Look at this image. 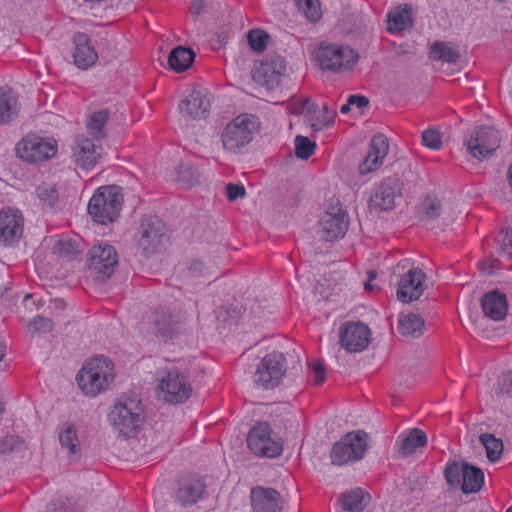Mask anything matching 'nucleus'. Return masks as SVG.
Returning <instances> with one entry per match:
<instances>
[{
	"label": "nucleus",
	"instance_id": "20",
	"mask_svg": "<svg viewBox=\"0 0 512 512\" xmlns=\"http://www.w3.org/2000/svg\"><path fill=\"white\" fill-rule=\"evenodd\" d=\"M401 182L397 176L385 178L370 198V206L379 210H390L396 198L401 196Z\"/></svg>",
	"mask_w": 512,
	"mask_h": 512
},
{
	"label": "nucleus",
	"instance_id": "11",
	"mask_svg": "<svg viewBox=\"0 0 512 512\" xmlns=\"http://www.w3.org/2000/svg\"><path fill=\"white\" fill-rule=\"evenodd\" d=\"M445 478L450 485H461L465 494L478 492L484 484L483 471L468 463L449 464L445 468Z\"/></svg>",
	"mask_w": 512,
	"mask_h": 512
},
{
	"label": "nucleus",
	"instance_id": "9",
	"mask_svg": "<svg viewBox=\"0 0 512 512\" xmlns=\"http://www.w3.org/2000/svg\"><path fill=\"white\" fill-rule=\"evenodd\" d=\"M468 154L483 160L493 155L501 144V134L494 127L479 126L474 128L464 142Z\"/></svg>",
	"mask_w": 512,
	"mask_h": 512
},
{
	"label": "nucleus",
	"instance_id": "21",
	"mask_svg": "<svg viewBox=\"0 0 512 512\" xmlns=\"http://www.w3.org/2000/svg\"><path fill=\"white\" fill-rule=\"evenodd\" d=\"M389 151L388 139L383 134L373 136L364 159L359 164V173L367 175L379 169Z\"/></svg>",
	"mask_w": 512,
	"mask_h": 512
},
{
	"label": "nucleus",
	"instance_id": "48",
	"mask_svg": "<svg viewBox=\"0 0 512 512\" xmlns=\"http://www.w3.org/2000/svg\"><path fill=\"white\" fill-rule=\"evenodd\" d=\"M52 328V321L41 316L35 317L31 322L27 324V330L31 334L48 333L52 330Z\"/></svg>",
	"mask_w": 512,
	"mask_h": 512
},
{
	"label": "nucleus",
	"instance_id": "33",
	"mask_svg": "<svg viewBox=\"0 0 512 512\" xmlns=\"http://www.w3.org/2000/svg\"><path fill=\"white\" fill-rule=\"evenodd\" d=\"M400 453L404 456L412 455L417 448L424 447L427 443V435L418 428L410 430L405 436L401 435Z\"/></svg>",
	"mask_w": 512,
	"mask_h": 512
},
{
	"label": "nucleus",
	"instance_id": "54",
	"mask_svg": "<svg viewBox=\"0 0 512 512\" xmlns=\"http://www.w3.org/2000/svg\"><path fill=\"white\" fill-rule=\"evenodd\" d=\"M499 386L501 393L512 396V372L503 375Z\"/></svg>",
	"mask_w": 512,
	"mask_h": 512
},
{
	"label": "nucleus",
	"instance_id": "41",
	"mask_svg": "<svg viewBox=\"0 0 512 512\" xmlns=\"http://www.w3.org/2000/svg\"><path fill=\"white\" fill-rule=\"evenodd\" d=\"M24 448L25 442L18 435L6 434L0 438V455L19 452Z\"/></svg>",
	"mask_w": 512,
	"mask_h": 512
},
{
	"label": "nucleus",
	"instance_id": "37",
	"mask_svg": "<svg viewBox=\"0 0 512 512\" xmlns=\"http://www.w3.org/2000/svg\"><path fill=\"white\" fill-rule=\"evenodd\" d=\"M499 257L512 260V226L501 229L495 238Z\"/></svg>",
	"mask_w": 512,
	"mask_h": 512
},
{
	"label": "nucleus",
	"instance_id": "38",
	"mask_svg": "<svg viewBox=\"0 0 512 512\" xmlns=\"http://www.w3.org/2000/svg\"><path fill=\"white\" fill-rule=\"evenodd\" d=\"M480 442L485 447L489 461L496 462L500 459L503 452V443L501 439L496 438L493 434H482L480 436Z\"/></svg>",
	"mask_w": 512,
	"mask_h": 512
},
{
	"label": "nucleus",
	"instance_id": "29",
	"mask_svg": "<svg viewBox=\"0 0 512 512\" xmlns=\"http://www.w3.org/2000/svg\"><path fill=\"white\" fill-rule=\"evenodd\" d=\"M58 439L61 448L66 450L67 455L70 459H77L80 450L81 443L77 435V428L71 423H63L58 427Z\"/></svg>",
	"mask_w": 512,
	"mask_h": 512
},
{
	"label": "nucleus",
	"instance_id": "49",
	"mask_svg": "<svg viewBox=\"0 0 512 512\" xmlns=\"http://www.w3.org/2000/svg\"><path fill=\"white\" fill-rule=\"evenodd\" d=\"M422 144L430 149L438 150L442 146L441 135L439 131L428 128L422 133Z\"/></svg>",
	"mask_w": 512,
	"mask_h": 512
},
{
	"label": "nucleus",
	"instance_id": "51",
	"mask_svg": "<svg viewBox=\"0 0 512 512\" xmlns=\"http://www.w3.org/2000/svg\"><path fill=\"white\" fill-rule=\"evenodd\" d=\"M49 512H75L69 499L58 498L52 501Z\"/></svg>",
	"mask_w": 512,
	"mask_h": 512
},
{
	"label": "nucleus",
	"instance_id": "5",
	"mask_svg": "<svg viewBox=\"0 0 512 512\" xmlns=\"http://www.w3.org/2000/svg\"><path fill=\"white\" fill-rule=\"evenodd\" d=\"M137 245L145 255L160 253L169 242L168 229L157 216H146L138 229Z\"/></svg>",
	"mask_w": 512,
	"mask_h": 512
},
{
	"label": "nucleus",
	"instance_id": "44",
	"mask_svg": "<svg viewBox=\"0 0 512 512\" xmlns=\"http://www.w3.org/2000/svg\"><path fill=\"white\" fill-rule=\"evenodd\" d=\"M54 252L61 257L72 260L78 256L79 248L78 244L75 241L71 239L62 238L56 242L54 246Z\"/></svg>",
	"mask_w": 512,
	"mask_h": 512
},
{
	"label": "nucleus",
	"instance_id": "26",
	"mask_svg": "<svg viewBox=\"0 0 512 512\" xmlns=\"http://www.w3.org/2000/svg\"><path fill=\"white\" fill-rule=\"evenodd\" d=\"M180 112L189 118L200 119L210 109V99L202 90H192L179 104Z\"/></svg>",
	"mask_w": 512,
	"mask_h": 512
},
{
	"label": "nucleus",
	"instance_id": "35",
	"mask_svg": "<svg viewBox=\"0 0 512 512\" xmlns=\"http://www.w3.org/2000/svg\"><path fill=\"white\" fill-rule=\"evenodd\" d=\"M423 327L424 320L416 314L401 315L398 320V329L404 336L419 337Z\"/></svg>",
	"mask_w": 512,
	"mask_h": 512
},
{
	"label": "nucleus",
	"instance_id": "27",
	"mask_svg": "<svg viewBox=\"0 0 512 512\" xmlns=\"http://www.w3.org/2000/svg\"><path fill=\"white\" fill-rule=\"evenodd\" d=\"M205 483L196 476L186 477L179 481L175 498L183 506L195 504L205 492Z\"/></svg>",
	"mask_w": 512,
	"mask_h": 512
},
{
	"label": "nucleus",
	"instance_id": "63",
	"mask_svg": "<svg viewBox=\"0 0 512 512\" xmlns=\"http://www.w3.org/2000/svg\"><path fill=\"white\" fill-rule=\"evenodd\" d=\"M54 303H55V305H56V307H57V308H61V309H63V308H64V306H65L64 301H63V300H60V299H56V300H54Z\"/></svg>",
	"mask_w": 512,
	"mask_h": 512
},
{
	"label": "nucleus",
	"instance_id": "22",
	"mask_svg": "<svg viewBox=\"0 0 512 512\" xmlns=\"http://www.w3.org/2000/svg\"><path fill=\"white\" fill-rule=\"evenodd\" d=\"M23 233V218L18 210L11 208L0 211V242L11 245Z\"/></svg>",
	"mask_w": 512,
	"mask_h": 512
},
{
	"label": "nucleus",
	"instance_id": "14",
	"mask_svg": "<svg viewBox=\"0 0 512 512\" xmlns=\"http://www.w3.org/2000/svg\"><path fill=\"white\" fill-rule=\"evenodd\" d=\"M57 152L54 141L35 135H28L16 145V154L29 163L42 162L52 158Z\"/></svg>",
	"mask_w": 512,
	"mask_h": 512
},
{
	"label": "nucleus",
	"instance_id": "43",
	"mask_svg": "<svg viewBox=\"0 0 512 512\" xmlns=\"http://www.w3.org/2000/svg\"><path fill=\"white\" fill-rule=\"evenodd\" d=\"M39 200L50 208H54L59 199V194L54 185L43 183L36 190Z\"/></svg>",
	"mask_w": 512,
	"mask_h": 512
},
{
	"label": "nucleus",
	"instance_id": "52",
	"mask_svg": "<svg viewBox=\"0 0 512 512\" xmlns=\"http://www.w3.org/2000/svg\"><path fill=\"white\" fill-rule=\"evenodd\" d=\"M226 195L230 201H235L238 198H243L246 195V190L243 185L229 183L226 186Z\"/></svg>",
	"mask_w": 512,
	"mask_h": 512
},
{
	"label": "nucleus",
	"instance_id": "28",
	"mask_svg": "<svg viewBox=\"0 0 512 512\" xmlns=\"http://www.w3.org/2000/svg\"><path fill=\"white\" fill-rule=\"evenodd\" d=\"M481 307L485 316L500 321L507 314L506 296L498 291L489 292L482 297Z\"/></svg>",
	"mask_w": 512,
	"mask_h": 512
},
{
	"label": "nucleus",
	"instance_id": "2",
	"mask_svg": "<svg viewBox=\"0 0 512 512\" xmlns=\"http://www.w3.org/2000/svg\"><path fill=\"white\" fill-rule=\"evenodd\" d=\"M114 379V365L108 357L97 356L87 361L77 375L83 393L95 397L102 393Z\"/></svg>",
	"mask_w": 512,
	"mask_h": 512
},
{
	"label": "nucleus",
	"instance_id": "18",
	"mask_svg": "<svg viewBox=\"0 0 512 512\" xmlns=\"http://www.w3.org/2000/svg\"><path fill=\"white\" fill-rule=\"evenodd\" d=\"M424 272L417 267L409 269L402 275L397 288V299L403 303L418 300L425 290Z\"/></svg>",
	"mask_w": 512,
	"mask_h": 512
},
{
	"label": "nucleus",
	"instance_id": "17",
	"mask_svg": "<svg viewBox=\"0 0 512 512\" xmlns=\"http://www.w3.org/2000/svg\"><path fill=\"white\" fill-rule=\"evenodd\" d=\"M348 230V216L340 206H333L326 211L319 221V233L326 241L344 237Z\"/></svg>",
	"mask_w": 512,
	"mask_h": 512
},
{
	"label": "nucleus",
	"instance_id": "57",
	"mask_svg": "<svg viewBox=\"0 0 512 512\" xmlns=\"http://www.w3.org/2000/svg\"><path fill=\"white\" fill-rule=\"evenodd\" d=\"M205 10V3L203 0H194L191 3L190 12L193 16L198 17Z\"/></svg>",
	"mask_w": 512,
	"mask_h": 512
},
{
	"label": "nucleus",
	"instance_id": "34",
	"mask_svg": "<svg viewBox=\"0 0 512 512\" xmlns=\"http://www.w3.org/2000/svg\"><path fill=\"white\" fill-rule=\"evenodd\" d=\"M194 59L195 53L192 49L178 46L171 51L168 63L172 70L176 72H183L190 67Z\"/></svg>",
	"mask_w": 512,
	"mask_h": 512
},
{
	"label": "nucleus",
	"instance_id": "39",
	"mask_svg": "<svg viewBox=\"0 0 512 512\" xmlns=\"http://www.w3.org/2000/svg\"><path fill=\"white\" fill-rule=\"evenodd\" d=\"M431 56L434 60H442L454 63L459 59V53L454 48L440 42H436L431 48Z\"/></svg>",
	"mask_w": 512,
	"mask_h": 512
},
{
	"label": "nucleus",
	"instance_id": "6",
	"mask_svg": "<svg viewBox=\"0 0 512 512\" xmlns=\"http://www.w3.org/2000/svg\"><path fill=\"white\" fill-rule=\"evenodd\" d=\"M314 58L322 70L339 73L351 70L358 61V54L346 46L321 44L315 49Z\"/></svg>",
	"mask_w": 512,
	"mask_h": 512
},
{
	"label": "nucleus",
	"instance_id": "53",
	"mask_svg": "<svg viewBox=\"0 0 512 512\" xmlns=\"http://www.w3.org/2000/svg\"><path fill=\"white\" fill-rule=\"evenodd\" d=\"M310 368L314 374V384L317 386L321 385L324 382L326 376L324 366L318 361H313L310 364Z\"/></svg>",
	"mask_w": 512,
	"mask_h": 512
},
{
	"label": "nucleus",
	"instance_id": "25",
	"mask_svg": "<svg viewBox=\"0 0 512 512\" xmlns=\"http://www.w3.org/2000/svg\"><path fill=\"white\" fill-rule=\"evenodd\" d=\"M73 59L77 67L87 69L94 65L98 59V54L91 45V40L86 33L77 32L73 36Z\"/></svg>",
	"mask_w": 512,
	"mask_h": 512
},
{
	"label": "nucleus",
	"instance_id": "24",
	"mask_svg": "<svg viewBox=\"0 0 512 512\" xmlns=\"http://www.w3.org/2000/svg\"><path fill=\"white\" fill-rule=\"evenodd\" d=\"M251 504L254 512H281L283 501L272 488L255 487L251 490Z\"/></svg>",
	"mask_w": 512,
	"mask_h": 512
},
{
	"label": "nucleus",
	"instance_id": "60",
	"mask_svg": "<svg viewBox=\"0 0 512 512\" xmlns=\"http://www.w3.org/2000/svg\"><path fill=\"white\" fill-rule=\"evenodd\" d=\"M351 105L352 104H349V100H348L346 104L342 105V107L340 109L341 113H343V114L348 113L350 111Z\"/></svg>",
	"mask_w": 512,
	"mask_h": 512
},
{
	"label": "nucleus",
	"instance_id": "64",
	"mask_svg": "<svg viewBox=\"0 0 512 512\" xmlns=\"http://www.w3.org/2000/svg\"><path fill=\"white\" fill-rule=\"evenodd\" d=\"M508 181H509L510 186L512 188V164L510 165V167L508 169Z\"/></svg>",
	"mask_w": 512,
	"mask_h": 512
},
{
	"label": "nucleus",
	"instance_id": "56",
	"mask_svg": "<svg viewBox=\"0 0 512 512\" xmlns=\"http://www.w3.org/2000/svg\"><path fill=\"white\" fill-rule=\"evenodd\" d=\"M349 104L355 105L359 109L368 106L369 100L365 96L351 95L349 97Z\"/></svg>",
	"mask_w": 512,
	"mask_h": 512
},
{
	"label": "nucleus",
	"instance_id": "13",
	"mask_svg": "<svg viewBox=\"0 0 512 512\" xmlns=\"http://www.w3.org/2000/svg\"><path fill=\"white\" fill-rule=\"evenodd\" d=\"M286 71L285 59L278 55H267L252 70V79L255 83L267 90L278 87Z\"/></svg>",
	"mask_w": 512,
	"mask_h": 512
},
{
	"label": "nucleus",
	"instance_id": "31",
	"mask_svg": "<svg viewBox=\"0 0 512 512\" xmlns=\"http://www.w3.org/2000/svg\"><path fill=\"white\" fill-rule=\"evenodd\" d=\"M369 495L356 488L343 493L339 499L342 508L349 512H361L368 503Z\"/></svg>",
	"mask_w": 512,
	"mask_h": 512
},
{
	"label": "nucleus",
	"instance_id": "46",
	"mask_svg": "<svg viewBox=\"0 0 512 512\" xmlns=\"http://www.w3.org/2000/svg\"><path fill=\"white\" fill-rule=\"evenodd\" d=\"M269 35L263 30H251L248 33V42L253 51L263 52L267 46Z\"/></svg>",
	"mask_w": 512,
	"mask_h": 512
},
{
	"label": "nucleus",
	"instance_id": "42",
	"mask_svg": "<svg viewBox=\"0 0 512 512\" xmlns=\"http://www.w3.org/2000/svg\"><path fill=\"white\" fill-rule=\"evenodd\" d=\"M299 11L311 22H316L321 17V9L318 0H294Z\"/></svg>",
	"mask_w": 512,
	"mask_h": 512
},
{
	"label": "nucleus",
	"instance_id": "61",
	"mask_svg": "<svg viewBox=\"0 0 512 512\" xmlns=\"http://www.w3.org/2000/svg\"><path fill=\"white\" fill-rule=\"evenodd\" d=\"M371 282H372V281H368V280H367V281L364 283V288H365V290H366V291H368V292H372V291L374 290V286L372 285V283H371Z\"/></svg>",
	"mask_w": 512,
	"mask_h": 512
},
{
	"label": "nucleus",
	"instance_id": "58",
	"mask_svg": "<svg viewBox=\"0 0 512 512\" xmlns=\"http://www.w3.org/2000/svg\"><path fill=\"white\" fill-rule=\"evenodd\" d=\"M333 116H334V113L330 112L329 116L325 117L323 120L317 119L315 122H313L311 124V126L315 130H320V129L324 128L326 125H328L332 121Z\"/></svg>",
	"mask_w": 512,
	"mask_h": 512
},
{
	"label": "nucleus",
	"instance_id": "32",
	"mask_svg": "<svg viewBox=\"0 0 512 512\" xmlns=\"http://www.w3.org/2000/svg\"><path fill=\"white\" fill-rule=\"evenodd\" d=\"M18 113V101L12 90L0 87V123L10 121Z\"/></svg>",
	"mask_w": 512,
	"mask_h": 512
},
{
	"label": "nucleus",
	"instance_id": "16",
	"mask_svg": "<svg viewBox=\"0 0 512 512\" xmlns=\"http://www.w3.org/2000/svg\"><path fill=\"white\" fill-rule=\"evenodd\" d=\"M370 329L362 322H347L339 331V342L348 352H361L370 342Z\"/></svg>",
	"mask_w": 512,
	"mask_h": 512
},
{
	"label": "nucleus",
	"instance_id": "30",
	"mask_svg": "<svg viewBox=\"0 0 512 512\" xmlns=\"http://www.w3.org/2000/svg\"><path fill=\"white\" fill-rule=\"evenodd\" d=\"M387 17L389 32H400L412 26L411 7L407 4L389 12Z\"/></svg>",
	"mask_w": 512,
	"mask_h": 512
},
{
	"label": "nucleus",
	"instance_id": "47",
	"mask_svg": "<svg viewBox=\"0 0 512 512\" xmlns=\"http://www.w3.org/2000/svg\"><path fill=\"white\" fill-rule=\"evenodd\" d=\"M421 212L428 220H433L440 215L441 203L436 198L427 197L421 204Z\"/></svg>",
	"mask_w": 512,
	"mask_h": 512
},
{
	"label": "nucleus",
	"instance_id": "55",
	"mask_svg": "<svg viewBox=\"0 0 512 512\" xmlns=\"http://www.w3.org/2000/svg\"><path fill=\"white\" fill-rule=\"evenodd\" d=\"M499 260L494 258H487L481 262V269L487 274H493L498 268Z\"/></svg>",
	"mask_w": 512,
	"mask_h": 512
},
{
	"label": "nucleus",
	"instance_id": "19",
	"mask_svg": "<svg viewBox=\"0 0 512 512\" xmlns=\"http://www.w3.org/2000/svg\"><path fill=\"white\" fill-rule=\"evenodd\" d=\"M146 324L148 332L168 339L178 333L180 319L177 316H173L168 310L160 308L147 316Z\"/></svg>",
	"mask_w": 512,
	"mask_h": 512
},
{
	"label": "nucleus",
	"instance_id": "4",
	"mask_svg": "<svg viewBox=\"0 0 512 512\" xmlns=\"http://www.w3.org/2000/svg\"><path fill=\"white\" fill-rule=\"evenodd\" d=\"M259 129L257 117L251 114H241L231 120L224 128L221 141L225 151L238 153L254 138Z\"/></svg>",
	"mask_w": 512,
	"mask_h": 512
},
{
	"label": "nucleus",
	"instance_id": "40",
	"mask_svg": "<svg viewBox=\"0 0 512 512\" xmlns=\"http://www.w3.org/2000/svg\"><path fill=\"white\" fill-rule=\"evenodd\" d=\"M177 180L186 187L193 186L199 178L197 169L188 162H182L177 169Z\"/></svg>",
	"mask_w": 512,
	"mask_h": 512
},
{
	"label": "nucleus",
	"instance_id": "10",
	"mask_svg": "<svg viewBox=\"0 0 512 512\" xmlns=\"http://www.w3.org/2000/svg\"><path fill=\"white\" fill-rule=\"evenodd\" d=\"M87 264L95 280L103 282L115 272L118 254L112 245L101 242L89 250Z\"/></svg>",
	"mask_w": 512,
	"mask_h": 512
},
{
	"label": "nucleus",
	"instance_id": "50",
	"mask_svg": "<svg viewBox=\"0 0 512 512\" xmlns=\"http://www.w3.org/2000/svg\"><path fill=\"white\" fill-rule=\"evenodd\" d=\"M316 109V104H314L309 98H302L292 103V111L297 114H310L315 112Z\"/></svg>",
	"mask_w": 512,
	"mask_h": 512
},
{
	"label": "nucleus",
	"instance_id": "45",
	"mask_svg": "<svg viewBox=\"0 0 512 512\" xmlns=\"http://www.w3.org/2000/svg\"><path fill=\"white\" fill-rule=\"evenodd\" d=\"M295 155L299 159L307 160L315 151L316 144L308 137L298 135L295 138Z\"/></svg>",
	"mask_w": 512,
	"mask_h": 512
},
{
	"label": "nucleus",
	"instance_id": "23",
	"mask_svg": "<svg viewBox=\"0 0 512 512\" xmlns=\"http://www.w3.org/2000/svg\"><path fill=\"white\" fill-rule=\"evenodd\" d=\"M102 153V147L96 145L92 140L85 136H79L75 140L73 147V159L76 165L89 170L99 161Z\"/></svg>",
	"mask_w": 512,
	"mask_h": 512
},
{
	"label": "nucleus",
	"instance_id": "36",
	"mask_svg": "<svg viewBox=\"0 0 512 512\" xmlns=\"http://www.w3.org/2000/svg\"><path fill=\"white\" fill-rule=\"evenodd\" d=\"M109 119V112L105 109L92 113L87 120V129L95 138L100 139L106 136L105 125Z\"/></svg>",
	"mask_w": 512,
	"mask_h": 512
},
{
	"label": "nucleus",
	"instance_id": "15",
	"mask_svg": "<svg viewBox=\"0 0 512 512\" xmlns=\"http://www.w3.org/2000/svg\"><path fill=\"white\" fill-rule=\"evenodd\" d=\"M247 443L258 456L274 458L282 453V445L271 437V428L266 422H259L250 430Z\"/></svg>",
	"mask_w": 512,
	"mask_h": 512
},
{
	"label": "nucleus",
	"instance_id": "3",
	"mask_svg": "<svg viewBox=\"0 0 512 512\" xmlns=\"http://www.w3.org/2000/svg\"><path fill=\"white\" fill-rule=\"evenodd\" d=\"M122 203L123 194L119 186H101L88 203V213L94 222L106 225L118 218Z\"/></svg>",
	"mask_w": 512,
	"mask_h": 512
},
{
	"label": "nucleus",
	"instance_id": "12",
	"mask_svg": "<svg viewBox=\"0 0 512 512\" xmlns=\"http://www.w3.org/2000/svg\"><path fill=\"white\" fill-rule=\"evenodd\" d=\"M285 373L284 355L280 352H272L258 363L254 382L264 389H273L282 382Z\"/></svg>",
	"mask_w": 512,
	"mask_h": 512
},
{
	"label": "nucleus",
	"instance_id": "1",
	"mask_svg": "<svg viewBox=\"0 0 512 512\" xmlns=\"http://www.w3.org/2000/svg\"><path fill=\"white\" fill-rule=\"evenodd\" d=\"M108 421L125 438L134 436L144 421L143 407L137 397L122 395L108 413Z\"/></svg>",
	"mask_w": 512,
	"mask_h": 512
},
{
	"label": "nucleus",
	"instance_id": "7",
	"mask_svg": "<svg viewBox=\"0 0 512 512\" xmlns=\"http://www.w3.org/2000/svg\"><path fill=\"white\" fill-rule=\"evenodd\" d=\"M158 382L157 395L166 403H184L192 394V385L188 377L177 368L162 372Z\"/></svg>",
	"mask_w": 512,
	"mask_h": 512
},
{
	"label": "nucleus",
	"instance_id": "62",
	"mask_svg": "<svg viewBox=\"0 0 512 512\" xmlns=\"http://www.w3.org/2000/svg\"><path fill=\"white\" fill-rule=\"evenodd\" d=\"M367 275H368V281H372V280H374L376 278L377 273L374 270H369L367 272Z\"/></svg>",
	"mask_w": 512,
	"mask_h": 512
},
{
	"label": "nucleus",
	"instance_id": "8",
	"mask_svg": "<svg viewBox=\"0 0 512 512\" xmlns=\"http://www.w3.org/2000/svg\"><path fill=\"white\" fill-rule=\"evenodd\" d=\"M368 448L367 434L362 431L350 432L336 442L330 452L334 465H344L361 460Z\"/></svg>",
	"mask_w": 512,
	"mask_h": 512
},
{
	"label": "nucleus",
	"instance_id": "59",
	"mask_svg": "<svg viewBox=\"0 0 512 512\" xmlns=\"http://www.w3.org/2000/svg\"><path fill=\"white\" fill-rule=\"evenodd\" d=\"M204 269L205 266L201 261H194L189 267V271L194 275L203 274Z\"/></svg>",
	"mask_w": 512,
	"mask_h": 512
}]
</instances>
